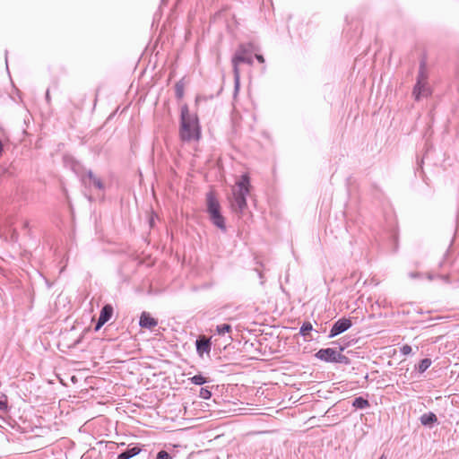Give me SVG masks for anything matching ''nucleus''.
Returning <instances> with one entry per match:
<instances>
[{"mask_svg": "<svg viewBox=\"0 0 459 459\" xmlns=\"http://www.w3.org/2000/svg\"><path fill=\"white\" fill-rule=\"evenodd\" d=\"M429 73L427 68V63L425 59H421L419 65V71L416 76V82H429Z\"/></svg>", "mask_w": 459, "mask_h": 459, "instance_id": "4468645a", "label": "nucleus"}, {"mask_svg": "<svg viewBox=\"0 0 459 459\" xmlns=\"http://www.w3.org/2000/svg\"><path fill=\"white\" fill-rule=\"evenodd\" d=\"M337 354L336 348H321L314 354V357L325 363H335Z\"/></svg>", "mask_w": 459, "mask_h": 459, "instance_id": "0eeeda50", "label": "nucleus"}, {"mask_svg": "<svg viewBox=\"0 0 459 459\" xmlns=\"http://www.w3.org/2000/svg\"><path fill=\"white\" fill-rule=\"evenodd\" d=\"M352 342L353 340H349L348 337H343L332 342L331 344L336 346L335 348L338 349V351H343L346 348L351 345Z\"/></svg>", "mask_w": 459, "mask_h": 459, "instance_id": "f3484780", "label": "nucleus"}, {"mask_svg": "<svg viewBox=\"0 0 459 459\" xmlns=\"http://www.w3.org/2000/svg\"><path fill=\"white\" fill-rule=\"evenodd\" d=\"M114 313V308L111 304H105L100 313V317L101 320H104L106 323L108 322Z\"/></svg>", "mask_w": 459, "mask_h": 459, "instance_id": "dca6fc26", "label": "nucleus"}, {"mask_svg": "<svg viewBox=\"0 0 459 459\" xmlns=\"http://www.w3.org/2000/svg\"><path fill=\"white\" fill-rule=\"evenodd\" d=\"M191 384H194L195 385H203L206 383L210 382V378L207 377H204L202 373H198L191 377L188 378Z\"/></svg>", "mask_w": 459, "mask_h": 459, "instance_id": "aec40b11", "label": "nucleus"}, {"mask_svg": "<svg viewBox=\"0 0 459 459\" xmlns=\"http://www.w3.org/2000/svg\"><path fill=\"white\" fill-rule=\"evenodd\" d=\"M206 213L219 212L221 210V204L213 191H209L206 194Z\"/></svg>", "mask_w": 459, "mask_h": 459, "instance_id": "9b49d317", "label": "nucleus"}, {"mask_svg": "<svg viewBox=\"0 0 459 459\" xmlns=\"http://www.w3.org/2000/svg\"><path fill=\"white\" fill-rule=\"evenodd\" d=\"M179 137L183 142L199 141L202 137L199 117L190 113L187 104L180 108Z\"/></svg>", "mask_w": 459, "mask_h": 459, "instance_id": "f257e3e1", "label": "nucleus"}, {"mask_svg": "<svg viewBox=\"0 0 459 459\" xmlns=\"http://www.w3.org/2000/svg\"><path fill=\"white\" fill-rule=\"evenodd\" d=\"M424 274L420 272H411L409 273V277L411 279H421L423 278Z\"/></svg>", "mask_w": 459, "mask_h": 459, "instance_id": "c9c22d12", "label": "nucleus"}, {"mask_svg": "<svg viewBox=\"0 0 459 459\" xmlns=\"http://www.w3.org/2000/svg\"><path fill=\"white\" fill-rule=\"evenodd\" d=\"M185 77L181 78L178 82L175 84V97L177 100H181L184 97L185 93V82H184Z\"/></svg>", "mask_w": 459, "mask_h": 459, "instance_id": "412c9836", "label": "nucleus"}, {"mask_svg": "<svg viewBox=\"0 0 459 459\" xmlns=\"http://www.w3.org/2000/svg\"><path fill=\"white\" fill-rule=\"evenodd\" d=\"M105 324H106V322L104 320H101V318L99 316V318L95 324V326H94V331L95 332L99 331Z\"/></svg>", "mask_w": 459, "mask_h": 459, "instance_id": "f704fd0d", "label": "nucleus"}, {"mask_svg": "<svg viewBox=\"0 0 459 459\" xmlns=\"http://www.w3.org/2000/svg\"><path fill=\"white\" fill-rule=\"evenodd\" d=\"M157 17H160V10L154 13V20H155Z\"/></svg>", "mask_w": 459, "mask_h": 459, "instance_id": "a18cd8bd", "label": "nucleus"}, {"mask_svg": "<svg viewBox=\"0 0 459 459\" xmlns=\"http://www.w3.org/2000/svg\"><path fill=\"white\" fill-rule=\"evenodd\" d=\"M13 90L14 91L16 92L17 96L19 97V99L21 100L22 99V96H21V91L19 89H17L14 85L13 86Z\"/></svg>", "mask_w": 459, "mask_h": 459, "instance_id": "79ce46f5", "label": "nucleus"}, {"mask_svg": "<svg viewBox=\"0 0 459 459\" xmlns=\"http://www.w3.org/2000/svg\"><path fill=\"white\" fill-rule=\"evenodd\" d=\"M432 360L429 358H424L415 365L414 368L419 374H423L431 366Z\"/></svg>", "mask_w": 459, "mask_h": 459, "instance_id": "a211bd4d", "label": "nucleus"}, {"mask_svg": "<svg viewBox=\"0 0 459 459\" xmlns=\"http://www.w3.org/2000/svg\"><path fill=\"white\" fill-rule=\"evenodd\" d=\"M411 94L414 100L418 102L423 98L431 96L432 89L429 82H415Z\"/></svg>", "mask_w": 459, "mask_h": 459, "instance_id": "423d86ee", "label": "nucleus"}, {"mask_svg": "<svg viewBox=\"0 0 459 459\" xmlns=\"http://www.w3.org/2000/svg\"><path fill=\"white\" fill-rule=\"evenodd\" d=\"M98 91H99V90L97 91L96 96H98ZM96 102H97V97H95V100H94V107L96 106Z\"/></svg>", "mask_w": 459, "mask_h": 459, "instance_id": "de8ad7c7", "label": "nucleus"}, {"mask_svg": "<svg viewBox=\"0 0 459 459\" xmlns=\"http://www.w3.org/2000/svg\"><path fill=\"white\" fill-rule=\"evenodd\" d=\"M45 99H46V101H47L48 103H50V93H49V90H47L46 94H45Z\"/></svg>", "mask_w": 459, "mask_h": 459, "instance_id": "ea45409f", "label": "nucleus"}, {"mask_svg": "<svg viewBox=\"0 0 459 459\" xmlns=\"http://www.w3.org/2000/svg\"><path fill=\"white\" fill-rule=\"evenodd\" d=\"M232 326L230 324H221L216 326L215 332L219 335H224L225 333H230Z\"/></svg>", "mask_w": 459, "mask_h": 459, "instance_id": "b1692460", "label": "nucleus"}, {"mask_svg": "<svg viewBox=\"0 0 459 459\" xmlns=\"http://www.w3.org/2000/svg\"><path fill=\"white\" fill-rule=\"evenodd\" d=\"M157 218V214L155 212H152L151 216L149 217L148 223L150 229H153L155 227V220Z\"/></svg>", "mask_w": 459, "mask_h": 459, "instance_id": "473e14b6", "label": "nucleus"}, {"mask_svg": "<svg viewBox=\"0 0 459 459\" xmlns=\"http://www.w3.org/2000/svg\"><path fill=\"white\" fill-rule=\"evenodd\" d=\"M212 393L209 386H204V387L200 388L199 397H201L204 400H208L212 397Z\"/></svg>", "mask_w": 459, "mask_h": 459, "instance_id": "393cba45", "label": "nucleus"}, {"mask_svg": "<svg viewBox=\"0 0 459 459\" xmlns=\"http://www.w3.org/2000/svg\"><path fill=\"white\" fill-rule=\"evenodd\" d=\"M251 187L249 175L243 173L236 182V189L232 191V198L230 201L232 212L238 216L243 215L247 208V196L250 194Z\"/></svg>", "mask_w": 459, "mask_h": 459, "instance_id": "f03ea898", "label": "nucleus"}, {"mask_svg": "<svg viewBox=\"0 0 459 459\" xmlns=\"http://www.w3.org/2000/svg\"><path fill=\"white\" fill-rule=\"evenodd\" d=\"M420 421L423 427L429 428V429H432L436 425L438 424V419H437V415L432 411L423 413L420 417Z\"/></svg>", "mask_w": 459, "mask_h": 459, "instance_id": "ddd939ff", "label": "nucleus"}, {"mask_svg": "<svg viewBox=\"0 0 459 459\" xmlns=\"http://www.w3.org/2000/svg\"><path fill=\"white\" fill-rule=\"evenodd\" d=\"M8 411H9V406H8L7 396L4 394L0 397V411L6 413Z\"/></svg>", "mask_w": 459, "mask_h": 459, "instance_id": "bb28decb", "label": "nucleus"}, {"mask_svg": "<svg viewBox=\"0 0 459 459\" xmlns=\"http://www.w3.org/2000/svg\"><path fill=\"white\" fill-rule=\"evenodd\" d=\"M63 163L66 169H71L80 178L81 182H84L85 168L79 160L70 154H65Z\"/></svg>", "mask_w": 459, "mask_h": 459, "instance_id": "20e7f679", "label": "nucleus"}, {"mask_svg": "<svg viewBox=\"0 0 459 459\" xmlns=\"http://www.w3.org/2000/svg\"><path fill=\"white\" fill-rule=\"evenodd\" d=\"M257 273H258L259 278L262 279L263 278V273L261 272H257Z\"/></svg>", "mask_w": 459, "mask_h": 459, "instance_id": "09e8293b", "label": "nucleus"}, {"mask_svg": "<svg viewBox=\"0 0 459 459\" xmlns=\"http://www.w3.org/2000/svg\"><path fill=\"white\" fill-rule=\"evenodd\" d=\"M426 277L429 281H432L436 278H440L446 283L450 282V275L449 274H438V273H428L426 274Z\"/></svg>", "mask_w": 459, "mask_h": 459, "instance_id": "5701e85b", "label": "nucleus"}, {"mask_svg": "<svg viewBox=\"0 0 459 459\" xmlns=\"http://www.w3.org/2000/svg\"><path fill=\"white\" fill-rule=\"evenodd\" d=\"M159 324L157 318L153 317L151 313L143 311L139 316L138 325L142 329L153 330Z\"/></svg>", "mask_w": 459, "mask_h": 459, "instance_id": "1a4fd4ad", "label": "nucleus"}, {"mask_svg": "<svg viewBox=\"0 0 459 459\" xmlns=\"http://www.w3.org/2000/svg\"><path fill=\"white\" fill-rule=\"evenodd\" d=\"M181 1H182V0H177V1H176V3H175V4H174V8H177V7L179 5V4H180V2H181Z\"/></svg>", "mask_w": 459, "mask_h": 459, "instance_id": "c03bdc74", "label": "nucleus"}, {"mask_svg": "<svg viewBox=\"0 0 459 459\" xmlns=\"http://www.w3.org/2000/svg\"><path fill=\"white\" fill-rule=\"evenodd\" d=\"M389 238L394 243V251L397 249V244H398V233L395 229H393L392 231L389 233Z\"/></svg>", "mask_w": 459, "mask_h": 459, "instance_id": "c756f323", "label": "nucleus"}, {"mask_svg": "<svg viewBox=\"0 0 459 459\" xmlns=\"http://www.w3.org/2000/svg\"><path fill=\"white\" fill-rule=\"evenodd\" d=\"M169 0H160V4L159 9L160 10L163 6H165L168 4Z\"/></svg>", "mask_w": 459, "mask_h": 459, "instance_id": "a19ab883", "label": "nucleus"}, {"mask_svg": "<svg viewBox=\"0 0 459 459\" xmlns=\"http://www.w3.org/2000/svg\"><path fill=\"white\" fill-rule=\"evenodd\" d=\"M352 407L356 410H365L370 406L368 400L363 396H357L351 403Z\"/></svg>", "mask_w": 459, "mask_h": 459, "instance_id": "2eb2a0df", "label": "nucleus"}, {"mask_svg": "<svg viewBox=\"0 0 459 459\" xmlns=\"http://www.w3.org/2000/svg\"><path fill=\"white\" fill-rule=\"evenodd\" d=\"M96 176L93 174L92 170L91 169H85V172H84V180L86 178H89L90 180L93 179ZM82 184H85L86 182H82Z\"/></svg>", "mask_w": 459, "mask_h": 459, "instance_id": "72a5a7b5", "label": "nucleus"}, {"mask_svg": "<svg viewBox=\"0 0 459 459\" xmlns=\"http://www.w3.org/2000/svg\"><path fill=\"white\" fill-rule=\"evenodd\" d=\"M448 254H449V250L447 249L446 251V253L444 254L443 259L438 263V267L439 268H444V267H446L447 265V264H448V262H447Z\"/></svg>", "mask_w": 459, "mask_h": 459, "instance_id": "2f4dec72", "label": "nucleus"}, {"mask_svg": "<svg viewBox=\"0 0 459 459\" xmlns=\"http://www.w3.org/2000/svg\"><path fill=\"white\" fill-rule=\"evenodd\" d=\"M378 459H387V457L385 454H383Z\"/></svg>", "mask_w": 459, "mask_h": 459, "instance_id": "49530a36", "label": "nucleus"}, {"mask_svg": "<svg viewBox=\"0 0 459 459\" xmlns=\"http://www.w3.org/2000/svg\"><path fill=\"white\" fill-rule=\"evenodd\" d=\"M342 352V351H338L335 363L343 364V365H346V366L350 365L351 362V359L348 358L347 356L343 355Z\"/></svg>", "mask_w": 459, "mask_h": 459, "instance_id": "a878e982", "label": "nucleus"}, {"mask_svg": "<svg viewBox=\"0 0 459 459\" xmlns=\"http://www.w3.org/2000/svg\"><path fill=\"white\" fill-rule=\"evenodd\" d=\"M143 446L139 443H131L117 455V459H131L140 455L143 451Z\"/></svg>", "mask_w": 459, "mask_h": 459, "instance_id": "9d476101", "label": "nucleus"}, {"mask_svg": "<svg viewBox=\"0 0 459 459\" xmlns=\"http://www.w3.org/2000/svg\"><path fill=\"white\" fill-rule=\"evenodd\" d=\"M313 331V325L309 321H305L301 325L299 328V334L304 337L306 341H310L311 338L308 339L310 333Z\"/></svg>", "mask_w": 459, "mask_h": 459, "instance_id": "6ab92c4d", "label": "nucleus"}, {"mask_svg": "<svg viewBox=\"0 0 459 459\" xmlns=\"http://www.w3.org/2000/svg\"><path fill=\"white\" fill-rule=\"evenodd\" d=\"M106 448L112 450L115 447H117V445L115 442H106Z\"/></svg>", "mask_w": 459, "mask_h": 459, "instance_id": "58836bf2", "label": "nucleus"}, {"mask_svg": "<svg viewBox=\"0 0 459 459\" xmlns=\"http://www.w3.org/2000/svg\"><path fill=\"white\" fill-rule=\"evenodd\" d=\"M155 459H172V456L169 452H167L164 449H161L157 453Z\"/></svg>", "mask_w": 459, "mask_h": 459, "instance_id": "c85d7f7f", "label": "nucleus"}, {"mask_svg": "<svg viewBox=\"0 0 459 459\" xmlns=\"http://www.w3.org/2000/svg\"><path fill=\"white\" fill-rule=\"evenodd\" d=\"M208 217L212 225H214L223 232L227 231L226 219L223 216L221 210L208 214Z\"/></svg>", "mask_w": 459, "mask_h": 459, "instance_id": "f8f14e48", "label": "nucleus"}, {"mask_svg": "<svg viewBox=\"0 0 459 459\" xmlns=\"http://www.w3.org/2000/svg\"><path fill=\"white\" fill-rule=\"evenodd\" d=\"M100 455V450H97L96 447H91L85 453L82 454L81 459H97Z\"/></svg>", "mask_w": 459, "mask_h": 459, "instance_id": "4be33fe9", "label": "nucleus"}, {"mask_svg": "<svg viewBox=\"0 0 459 459\" xmlns=\"http://www.w3.org/2000/svg\"><path fill=\"white\" fill-rule=\"evenodd\" d=\"M91 182L97 189H99V190L105 189V185L100 178L95 177L93 179L91 180Z\"/></svg>", "mask_w": 459, "mask_h": 459, "instance_id": "cd10ccee", "label": "nucleus"}, {"mask_svg": "<svg viewBox=\"0 0 459 459\" xmlns=\"http://www.w3.org/2000/svg\"><path fill=\"white\" fill-rule=\"evenodd\" d=\"M400 352L404 355H410L412 352V348L409 344H404L400 348Z\"/></svg>", "mask_w": 459, "mask_h": 459, "instance_id": "7c9ffc66", "label": "nucleus"}, {"mask_svg": "<svg viewBox=\"0 0 459 459\" xmlns=\"http://www.w3.org/2000/svg\"><path fill=\"white\" fill-rule=\"evenodd\" d=\"M234 76V91L238 92L240 87V71L239 65L247 64L252 65L254 59L251 52L247 48L244 44H240L231 58Z\"/></svg>", "mask_w": 459, "mask_h": 459, "instance_id": "7ed1b4c3", "label": "nucleus"}, {"mask_svg": "<svg viewBox=\"0 0 459 459\" xmlns=\"http://www.w3.org/2000/svg\"><path fill=\"white\" fill-rule=\"evenodd\" d=\"M352 325L353 322L351 317H341L332 325L327 337L329 339L334 338L349 330Z\"/></svg>", "mask_w": 459, "mask_h": 459, "instance_id": "39448f33", "label": "nucleus"}, {"mask_svg": "<svg viewBox=\"0 0 459 459\" xmlns=\"http://www.w3.org/2000/svg\"><path fill=\"white\" fill-rule=\"evenodd\" d=\"M255 57L260 64H264L265 60L262 54H255Z\"/></svg>", "mask_w": 459, "mask_h": 459, "instance_id": "4c0bfd02", "label": "nucleus"}, {"mask_svg": "<svg viewBox=\"0 0 459 459\" xmlns=\"http://www.w3.org/2000/svg\"><path fill=\"white\" fill-rule=\"evenodd\" d=\"M375 306H377V307H381V303H380V301H379V300H377V301L375 302ZM372 307H374V305H372Z\"/></svg>", "mask_w": 459, "mask_h": 459, "instance_id": "37998d69", "label": "nucleus"}, {"mask_svg": "<svg viewBox=\"0 0 459 459\" xmlns=\"http://www.w3.org/2000/svg\"><path fill=\"white\" fill-rule=\"evenodd\" d=\"M7 55H8V51L5 50V62L7 63Z\"/></svg>", "mask_w": 459, "mask_h": 459, "instance_id": "8fccbe9b", "label": "nucleus"}, {"mask_svg": "<svg viewBox=\"0 0 459 459\" xmlns=\"http://www.w3.org/2000/svg\"><path fill=\"white\" fill-rule=\"evenodd\" d=\"M195 350L200 358H204V354L209 355L212 350L211 338L205 335H199L195 340Z\"/></svg>", "mask_w": 459, "mask_h": 459, "instance_id": "6e6552de", "label": "nucleus"}, {"mask_svg": "<svg viewBox=\"0 0 459 459\" xmlns=\"http://www.w3.org/2000/svg\"><path fill=\"white\" fill-rule=\"evenodd\" d=\"M22 230H26L28 232V234L30 233V221H24L22 222Z\"/></svg>", "mask_w": 459, "mask_h": 459, "instance_id": "e433bc0d", "label": "nucleus"}]
</instances>
